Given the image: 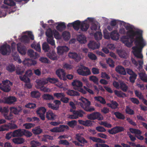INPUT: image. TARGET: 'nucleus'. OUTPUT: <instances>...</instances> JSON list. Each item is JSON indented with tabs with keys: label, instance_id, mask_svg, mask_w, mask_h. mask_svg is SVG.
<instances>
[{
	"label": "nucleus",
	"instance_id": "f257e3e1",
	"mask_svg": "<svg viewBox=\"0 0 147 147\" xmlns=\"http://www.w3.org/2000/svg\"><path fill=\"white\" fill-rule=\"evenodd\" d=\"M126 34L129 38L130 39V42H129L128 40H124L123 41V42L127 47H131L132 46L134 42L135 39L134 37L136 35L140 36L142 35V31L140 30L136 31L130 30L127 31Z\"/></svg>",
	"mask_w": 147,
	"mask_h": 147
},
{
	"label": "nucleus",
	"instance_id": "f03ea898",
	"mask_svg": "<svg viewBox=\"0 0 147 147\" xmlns=\"http://www.w3.org/2000/svg\"><path fill=\"white\" fill-rule=\"evenodd\" d=\"M134 44L136 46L132 48L133 54L140 53L142 49L146 45L143 38L142 35L140 36H137L136 37Z\"/></svg>",
	"mask_w": 147,
	"mask_h": 147
},
{
	"label": "nucleus",
	"instance_id": "7ed1b4c3",
	"mask_svg": "<svg viewBox=\"0 0 147 147\" xmlns=\"http://www.w3.org/2000/svg\"><path fill=\"white\" fill-rule=\"evenodd\" d=\"M52 84H55L58 82V79L57 78H50L49 77L42 80H40L37 82V88L38 89H40V90L44 92L47 91V88L44 86V85L47 84L48 82Z\"/></svg>",
	"mask_w": 147,
	"mask_h": 147
},
{
	"label": "nucleus",
	"instance_id": "20e7f679",
	"mask_svg": "<svg viewBox=\"0 0 147 147\" xmlns=\"http://www.w3.org/2000/svg\"><path fill=\"white\" fill-rule=\"evenodd\" d=\"M82 102H79L78 104L81 106L85 111L87 112H91L95 111V108L93 107L90 106V102L84 98L81 97L79 99Z\"/></svg>",
	"mask_w": 147,
	"mask_h": 147
},
{
	"label": "nucleus",
	"instance_id": "39448f33",
	"mask_svg": "<svg viewBox=\"0 0 147 147\" xmlns=\"http://www.w3.org/2000/svg\"><path fill=\"white\" fill-rule=\"evenodd\" d=\"M77 72L79 75L87 76L91 74V72L89 69L84 66L80 67L77 70Z\"/></svg>",
	"mask_w": 147,
	"mask_h": 147
},
{
	"label": "nucleus",
	"instance_id": "423d86ee",
	"mask_svg": "<svg viewBox=\"0 0 147 147\" xmlns=\"http://www.w3.org/2000/svg\"><path fill=\"white\" fill-rule=\"evenodd\" d=\"M87 118L90 120H94L96 119L98 120H101L103 119V117L101 114L99 112H95L88 115Z\"/></svg>",
	"mask_w": 147,
	"mask_h": 147
},
{
	"label": "nucleus",
	"instance_id": "0eeeda50",
	"mask_svg": "<svg viewBox=\"0 0 147 147\" xmlns=\"http://www.w3.org/2000/svg\"><path fill=\"white\" fill-rule=\"evenodd\" d=\"M69 128L67 125H62L53 128L50 130V131L53 132L59 133L64 132L65 129L69 130Z\"/></svg>",
	"mask_w": 147,
	"mask_h": 147
},
{
	"label": "nucleus",
	"instance_id": "6e6552de",
	"mask_svg": "<svg viewBox=\"0 0 147 147\" xmlns=\"http://www.w3.org/2000/svg\"><path fill=\"white\" fill-rule=\"evenodd\" d=\"M3 86L1 88V90L5 92H9L11 90L10 86H12V84L8 80H6L2 81Z\"/></svg>",
	"mask_w": 147,
	"mask_h": 147
},
{
	"label": "nucleus",
	"instance_id": "1a4fd4ad",
	"mask_svg": "<svg viewBox=\"0 0 147 147\" xmlns=\"http://www.w3.org/2000/svg\"><path fill=\"white\" fill-rule=\"evenodd\" d=\"M11 51L10 46L8 44H5L0 47V51L3 55H6L7 53H10Z\"/></svg>",
	"mask_w": 147,
	"mask_h": 147
},
{
	"label": "nucleus",
	"instance_id": "9d476101",
	"mask_svg": "<svg viewBox=\"0 0 147 147\" xmlns=\"http://www.w3.org/2000/svg\"><path fill=\"white\" fill-rule=\"evenodd\" d=\"M27 34L28 36L26 35L22 36L20 38L21 41L25 43H28L30 42L29 38L31 40H33L34 38L32 33L31 31H28Z\"/></svg>",
	"mask_w": 147,
	"mask_h": 147
},
{
	"label": "nucleus",
	"instance_id": "9b49d317",
	"mask_svg": "<svg viewBox=\"0 0 147 147\" xmlns=\"http://www.w3.org/2000/svg\"><path fill=\"white\" fill-rule=\"evenodd\" d=\"M125 130L124 128L122 126H117L108 131L109 134L113 135L117 133L123 131Z\"/></svg>",
	"mask_w": 147,
	"mask_h": 147
},
{
	"label": "nucleus",
	"instance_id": "f8f14e48",
	"mask_svg": "<svg viewBox=\"0 0 147 147\" xmlns=\"http://www.w3.org/2000/svg\"><path fill=\"white\" fill-rule=\"evenodd\" d=\"M32 75V71L30 70H28L23 76H20V78L22 81L28 83L30 82V79L28 78Z\"/></svg>",
	"mask_w": 147,
	"mask_h": 147
},
{
	"label": "nucleus",
	"instance_id": "ddd939ff",
	"mask_svg": "<svg viewBox=\"0 0 147 147\" xmlns=\"http://www.w3.org/2000/svg\"><path fill=\"white\" fill-rule=\"evenodd\" d=\"M56 74L61 80H63L64 81L66 80L65 74L63 69H58L56 71Z\"/></svg>",
	"mask_w": 147,
	"mask_h": 147
},
{
	"label": "nucleus",
	"instance_id": "4468645a",
	"mask_svg": "<svg viewBox=\"0 0 147 147\" xmlns=\"http://www.w3.org/2000/svg\"><path fill=\"white\" fill-rule=\"evenodd\" d=\"M100 43H97L93 41H90L88 44V47L93 50L98 49L100 47Z\"/></svg>",
	"mask_w": 147,
	"mask_h": 147
},
{
	"label": "nucleus",
	"instance_id": "2eb2a0df",
	"mask_svg": "<svg viewBox=\"0 0 147 147\" xmlns=\"http://www.w3.org/2000/svg\"><path fill=\"white\" fill-rule=\"evenodd\" d=\"M17 49L19 52L22 55H24L26 53V49L25 46L20 43L17 44Z\"/></svg>",
	"mask_w": 147,
	"mask_h": 147
},
{
	"label": "nucleus",
	"instance_id": "dca6fc26",
	"mask_svg": "<svg viewBox=\"0 0 147 147\" xmlns=\"http://www.w3.org/2000/svg\"><path fill=\"white\" fill-rule=\"evenodd\" d=\"M56 115L51 111L46 112V117L48 120L54 121L56 119Z\"/></svg>",
	"mask_w": 147,
	"mask_h": 147
},
{
	"label": "nucleus",
	"instance_id": "f3484780",
	"mask_svg": "<svg viewBox=\"0 0 147 147\" xmlns=\"http://www.w3.org/2000/svg\"><path fill=\"white\" fill-rule=\"evenodd\" d=\"M68 55L70 58L74 59L76 61L79 62L80 60V56L75 52H69Z\"/></svg>",
	"mask_w": 147,
	"mask_h": 147
},
{
	"label": "nucleus",
	"instance_id": "a211bd4d",
	"mask_svg": "<svg viewBox=\"0 0 147 147\" xmlns=\"http://www.w3.org/2000/svg\"><path fill=\"white\" fill-rule=\"evenodd\" d=\"M76 139L81 144H85L88 143V141L83 136L82 134H77L76 135Z\"/></svg>",
	"mask_w": 147,
	"mask_h": 147
},
{
	"label": "nucleus",
	"instance_id": "6ab92c4d",
	"mask_svg": "<svg viewBox=\"0 0 147 147\" xmlns=\"http://www.w3.org/2000/svg\"><path fill=\"white\" fill-rule=\"evenodd\" d=\"M57 52L59 55H61L65 52L68 51L69 48L66 46L58 47L57 48Z\"/></svg>",
	"mask_w": 147,
	"mask_h": 147
},
{
	"label": "nucleus",
	"instance_id": "aec40b11",
	"mask_svg": "<svg viewBox=\"0 0 147 147\" xmlns=\"http://www.w3.org/2000/svg\"><path fill=\"white\" fill-rule=\"evenodd\" d=\"M119 34L116 30H114L110 34L111 39L113 40H117L119 39Z\"/></svg>",
	"mask_w": 147,
	"mask_h": 147
},
{
	"label": "nucleus",
	"instance_id": "412c9836",
	"mask_svg": "<svg viewBox=\"0 0 147 147\" xmlns=\"http://www.w3.org/2000/svg\"><path fill=\"white\" fill-rule=\"evenodd\" d=\"M69 24L72 26L75 30L78 31L80 29L81 24L79 20H77L72 23H69L68 26H69Z\"/></svg>",
	"mask_w": 147,
	"mask_h": 147
},
{
	"label": "nucleus",
	"instance_id": "4be33fe9",
	"mask_svg": "<svg viewBox=\"0 0 147 147\" xmlns=\"http://www.w3.org/2000/svg\"><path fill=\"white\" fill-rule=\"evenodd\" d=\"M24 129H18L14 131L13 132V137H21L24 135L23 131Z\"/></svg>",
	"mask_w": 147,
	"mask_h": 147
},
{
	"label": "nucleus",
	"instance_id": "5701e85b",
	"mask_svg": "<svg viewBox=\"0 0 147 147\" xmlns=\"http://www.w3.org/2000/svg\"><path fill=\"white\" fill-rule=\"evenodd\" d=\"M23 63L28 66H30L32 65H35L36 64L37 62L35 60L28 59L24 61Z\"/></svg>",
	"mask_w": 147,
	"mask_h": 147
},
{
	"label": "nucleus",
	"instance_id": "b1692460",
	"mask_svg": "<svg viewBox=\"0 0 147 147\" xmlns=\"http://www.w3.org/2000/svg\"><path fill=\"white\" fill-rule=\"evenodd\" d=\"M115 71L121 74L125 75L126 74L125 69L121 65L116 67L115 68Z\"/></svg>",
	"mask_w": 147,
	"mask_h": 147
},
{
	"label": "nucleus",
	"instance_id": "393cba45",
	"mask_svg": "<svg viewBox=\"0 0 147 147\" xmlns=\"http://www.w3.org/2000/svg\"><path fill=\"white\" fill-rule=\"evenodd\" d=\"M10 113H12L15 115H18L21 111V108L18 107H10Z\"/></svg>",
	"mask_w": 147,
	"mask_h": 147
},
{
	"label": "nucleus",
	"instance_id": "a878e982",
	"mask_svg": "<svg viewBox=\"0 0 147 147\" xmlns=\"http://www.w3.org/2000/svg\"><path fill=\"white\" fill-rule=\"evenodd\" d=\"M16 101V98L14 96H10L7 98L5 100V102L9 104H13Z\"/></svg>",
	"mask_w": 147,
	"mask_h": 147
},
{
	"label": "nucleus",
	"instance_id": "bb28decb",
	"mask_svg": "<svg viewBox=\"0 0 147 147\" xmlns=\"http://www.w3.org/2000/svg\"><path fill=\"white\" fill-rule=\"evenodd\" d=\"M47 56L50 59L53 60L57 59V57L56 54L54 51L52 50L51 52H50L47 54Z\"/></svg>",
	"mask_w": 147,
	"mask_h": 147
},
{
	"label": "nucleus",
	"instance_id": "cd10ccee",
	"mask_svg": "<svg viewBox=\"0 0 147 147\" xmlns=\"http://www.w3.org/2000/svg\"><path fill=\"white\" fill-rule=\"evenodd\" d=\"M27 54L30 57H32L34 59L37 58L39 55L37 53L34 52L32 49L28 50L27 52Z\"/></svg>",
	"mask_w": 147,
	"mask_h": 147
},
{
	"label": "nucleus",
	"instance_id": "c85d7f7f",
	"mask_svg": "<svg viewBox=\"0 0 147 147\" xmlns=\"http://www.w3.org/2000/svg\"><path fill=\"white\" fill-rule=\"evenodd\" d=\"M73 86H76L77 87L81 88L82 87V82L78 80H75L73 81L71 84Z\"/></svg>",
	"mask_w": 147,
	"mask_h": 147
},
{
	"label": "nucleus",
	"instance_id": "c756f323",
	"mask_svg": "<svg viewBox=\"0 0 147 147\" xmlns=\"http://www.w3.org/2000/svg\"><path fill=\"white\" fill-rule=\"evenodd\" d=\"M66 93L67 95L71 96H80V93L78 92L72 90H68Z\"/></svg>",
	"mask_w": 147,
	"mask_h": 147
},
{
	"label": "nucleus",
	"instance_id": "7c9ffc66",
	"mask_svg": "<svg viewBox=\"0 0 147 147\" xmlns=\"http://www.w3.org/2000/svg\"><path fill=\"white\" fill-rule=\"evenodd\" d=\"M89 27V24L87 23H86L84 21L81 24L80 28L81 31H86L88 29Z\"/></svg>",
	"mask_w": 147,
	"mask_h": 147
},
{
	"label": "nucleus",
	"instance_id": "2f4dec72",
	"mask_svg": "<svg viewBox=\"0 0 147 147\" xmlns=\"http://www.w3.org/2000/svg\"><path fill=\"white\" fill-rule=\"evenodd\" d=\"M117 52L121 58L126 59L127 57V54L124 50H118Z\"/></svg>",
	"mask_w": 147,
	"mask_h": 147
},
{
	"label": "nucleus",
	"instance_id": "473e14b6",
	"mask_svg": "<svg viewBox=\"0 0 147 147\" xmlns=\"http://www.w3.org/2000/svg\"><path fill=\"white\" fill-rule=\"evenodd\" d=\"M66 28L65 24L64 22H61L56 26V29L59 31L61 32Z\"/></svg>",
	"mask_w": 147,
	"mask_h": 147
},
{
	"label": "nucleus",
	"instance_id": "72a5a7b5",
	"mask_svg": "<svg viewBox=\"0 0 147 147\" xmlns=\"http://www.w3.org/2000/svg\"><path fill=\"white\" fill-rule=\"evenodd\" d=\"M77 39L81 43H85L86 41V37L83 35H79L78 36Z\"/></svg>",
	"mask_w": 147,
	"mask_h": 147
},
{
	"label": "nucleus",
	"instance_id": "f704fd0d",
	"mask_svg": "<svg viewBox=\"0 0 147 147\" xmlns=\"http://www.w3.org/2000/svg\"><path fill=\"white\" fill-rule=\"evenodd\" d=\"M62 36L63 39L65 40H68L70 37V34L68 31H65L62 33Z\"/></svg>",
	"mask_w": 147,
	"mask_h": 147
},
{
	"label": "nucleus",
	"instance_id": "c9c22d12",
	"mask_svg": "<svg viewBox=\"0 0 147 147\" xmlns=\"http://www.w3.org/2000/svg\"><path fill=\"white\" fill-rule=\"evenodd\" d=\"M13 142L15 144H20L23 143L24 140L23 138H18L13 139Z\"/></svg>",
	"mask_w": 147,
	"mask_h": 147
},
{
	"label": "nucleus",
	"instance_id": "e433bc0d",
	"mask_svg": "<svg viewBox=\"0 0 147 147\" xmlns=\"http://www.w3.org/2000/svg\"><path fill=\"white\" fill-rule=\"evenodd\" d=\"M114 114L116 117L118 119L124 120L125 118L124 115L119 111L115 112Z\"/></svg>",
	"mask_w": 147,
	"mask_h": 147
},
{
	"label": "nucleus",
	"instance_id": "4c0bfd02",
	"mask_svg": "<svg viewBox=\"0 0 147 147\" xmlns=\"http://www.w3.org/2000/svg\"><path fill=\"white\" fill-rule=\"evenodd\" d=\"M115 94L118 97L120 98H123L127 96L126 94L124 93L123 92L121 91H118L115 90L114 91Z\"/></svg>",
	"mask_w": 147,
	"mask_h": 147
},
{
	"label": "nucleus",
	"instance_id": "58836bf2",
	"mask_svg": "<svg viewBox=\"0 0 147 147\" xmlns=\"http://www.w3.org/2000/svg\"><path fill=\"white\" fill-rule=\"evenodd\" d=\"M95 100L102 104H105L106 103L105 99L102 97L99 96L94 97Z\"/></svg>",
	"mask_w": 147,
	"mask_h": 147
},
{
	"label": "nucleus",
	"instance_id": "ea45409f",
	"mask_svg": "<svg viewBox=\"0 0 147 147\" xmlns=\"http://www.w3.org/2000/svg\"><path fill=\"white\" fill-rule=\"evenodd\" d=\"M140 79L143 82H147V75L145 73H140L139 74Z\"/></svg>",
	"mask_w": 147,
	"mask_h": 147
},
{
	"label": "nucleus",
	"instance_id": "a19ab883",
	"mask_svg": "<svg viewBox=\"0 0 147 147\" xmlns=\"http://www.w3.org/2000/svg\"><path fill=\"white\" fill-rule=\"evenodd\" d=\"M129 130L132 134H134L137 135H141L142 132L140 130L133 128H129Z\"/></svg>",
	"mask_w": 147,
	"mask_h": 147
},
{
	"label": "nucleus",
	"instance_id": "79ce46f5",
	"mask_svg": "<svg viewBox=\"0 0 147 147\" xmlns=\"http://www.w3.org/2000/svg\"><path fill=\"white\" fill-rule=\"evenodd\" d=\"M4 3L10 6H14L16 5L15 3L13 0H4Z\"/></svg>",
	"mask_w": 147,
	"mask_h": 147
},
{
	"label": "nucleus",
	"instance_id": "37998d69",
	"mask_svg": "<svg viewBox=\"0 0 147 147\" xmlns=\"http://www.w3.org/2000/svg\"><path fill=\"white\" fill-rule=\"evenodd\" d=\"M94 37L96 40H99L102 38V33L100 32H97L94 34Z\"/></svg>",
	"mask_w": 147,
	"mask_h": 147
},
{
	"label": "nucleus",
	"instance_id": "c03bdc74",
	"mask_svg": "<svg viewBox=\"0 0 147 147\" xmlns=\"http://www.w3.org/2000/svg\"><path fill=\"white\" fill-rule=\"evenodd\" d=\"M32 131L34 134L38 135L41 133L42 132V130L40 127H37L32 129Z\"/></svg>",
	"mask_w": 147,
	"mask_h": 147
},
{
	"label": "nucleus",
	"instance_id": "a18cd8bd",
	"mask_svg": "<svg viewBox=\"0 0 147 147\" xmlns=\"http://www.w3.org/2000/svg\"><path fill=\"white\" fill-rule=\"evenodd\" d=\"M45 34L48 38H51L53 37V31L50 28L48 29L46 31Z\"/></svg>",
	"mask_w": 147,
	"mask_h": 147
},
{
	"label": "nucleus",
	"instance_id": "49530a36",
	"mask_svg": "<svg viewBox=\"0 0 147 147\" xmlns=\"http://www.w3.org/2000/svg\"><path fill=\"white\" fill-rule=\"evenodd\" d=\"M42 49L45 52H49L50 49L49 45L46 42H44L43 44Z\"/></svg>",
	"mask_w": 147,
	"mask_h": 147
},
{
	"label": "nucleus",
	"instance_id": "de8ad7c7",
	"mask_svg": "<svg viewBox=\"0 0 147 147\" xmlns=\"http://www.w3.org/2000/svg\"><path fill=\"white\" fill-rule=\"evenodd\" d=\"M77 121L75 120H73L68 121L67 124L71 128H73L76 125Z\"/></svg>",
	"mask_w": 147,
	"mask_h": 147
},
{
	"label": "nucleus",
	"instance_id": "09e8293b",
	"mask_svg": "<svg viewBox=\"0 0 147 147\" xmlns=\"http://www.w3.org/2000/svg\"><path fill=\"white\" fill-rule=\"evenodd\" d=\"M85 113V112L83 111L80 110L76 111L75 112V115H76V116H77L78 118L79 117H82L83 116V115Z\"/></svg>",
	"mask_w": 147,
	"mask_h": 147
},
{
	"label": "nucleus",
	"instance_id": "8fccbe9b",
	"mask_svg": "<svg viewBox=\"0 0 147 147\" xmlns=\"http://www.w3.org/2000/svg\"><path fill=\"white\" fill-rule=\"evenodd\" d=\"M31 94L33 98H38L40 97V93L38 91H33L31 92Z\"/></svg>",
	"mask_w": 147,
	"mask_h": 147
},
{
	"label": "nucleus",
	"instance_id": "3c124183",
	"mask_svg": "<svg viewBox=\"0 0 147 147\" xmlns=\"http://www.w3.org/2000/svg\"><path fill=\"white\" fill-rule=\"evenodd\" d=\"M44 99L46 100H53L54 99L53 96L49 94H44L42 96Z\"/></svg>",
	"mask_w": 147,
	"mask_h": 147
},
{
	"label": "nucleus",
	"instance_id": "603ef678",
	"mask_svg": "<svg viewBox=\"0 0 147 147\" xmlns=\"http://www.w3.org/2000/svg\"><path fill=\"white\" fill-rule=\"evenodd\" d=\"M120 85L121 89L123 92H126L128 89V87L123 82H121Z\"/></svg>",
	"mask_w": 147,
	"mask_h": 147
},
{
	"label": "nucleus",
	"instance_id": "864d4df0",
	"mask_svg": "<svg viewBox=\"0 0 147 147\" xmlns=\"http://www.w3.org/2000/svg\"><path fill=\"white\" fill-rule=\"evenodd\" d=\"M7 70L9 72H12L15 70V67L14 65L13 64L9 65L7 67Z\"/></svg>",
	"mask_w": 147,
	"mask_h": 147
},
{
	"label": "nucleus",
	"instance_id": "5fc2aeb1",
	"mask_svg": "<svg viewBox=\"0 0 147 147\" xmlns=\"http://www.w3.org/2000/svg\"><path fill=\"white\" fill-rule=\"evenodd\" d=\"M46 111V109L43 107L39 108L36 111L37 114H45Z\"/></svg>",
	"mask_w": 147,
	"mask_h": 147
},
{
	"label": "nucleus",
	"instance_id": "6e6d98bb",
	"mask_svg": "<svg viewBox=\"0 0 147 147\" xmlns=\"http://www.w3.org/2000/svg\"><path fill=\"white\" fill-rule=\"evenodd\" d=\"M7 128H8V130L9 129H13L18 128V126L15 124H9L8 125H6Z\"/></svg>",
	"mask_w": 147,
	"mask_h": 147
},
{
	"label": "nucleus",
	"instance_id": "4d7b16f0",
	"mask_svg": "<svg viewBox=\"0 0 147 147\" xmlns=\"http://www.w3.org/2000/svg\"><path fill=\"white\" fill-rule=\"evenodd\" d=\"M35 124L31 123H26L23 124V126L26 129H30L34 127Z\"/></svg>",
	"mask_w": 147,
	"mask_h": 147
},
{
	"label": "nucleus",
	"instance_id": "13d9d810",
	"mask_svg": "<svg viewBox=\"0 0 147 147\" xmlns=\"http://www.w3.org/2000/svg\"><path fill=\"white\" fill-rule=\"evenodd\" d=\"M106 62L109 65L110 67H114L115 66L114 62L111 59L109 58L107 60Z\"/></svg>",
	"mask_w": 147,
	"mask_h": 147
},
{
	"label": "nucleus",
	"instance_id": "bf43d9fd",
	"mask_svg": "<svg viewBox=\"0 0 147 147\" xmlns=\"http://www.w3.org/2000/svg\"><path fill=\"white\" fill-rule=\"evenodd\" d=\"M39 60L42 63H51L50 61L46 57H41L39 59Z\"/></svg>",
	"mask_w": 147,
	"mask_h": 147
},
{
	"label": "nucleus",
	"instance_id": "052dcab7",
	"mask_svg": "<svg viewBox=\"0 0 147 147\" xmlns=\"http://www.w3.org/2000/svg\"><path fill=\"white\" fill-rule=\"evenodd\" d=\"M3 116L6 119L9 120L13 118V115L11 113H10L9 114L7 113H4Z\"/></svg>",
	"mask_w": 147,
	"mask_h": 147
},
{
	"label": "nucleus",
	"instance_id": "680f3d73",
	"mask_svg": "<svg viewBox=\"0 0 147 147\" xmlns=\"http://www.w3.org/2000/svg\"><path fill=\"white\" fill-rule=\"evenodd\" d=\"M53 34L55 38L57 39H59L61 38V37L59 33L56 30H53Z\"/></svg>",
	"mask_w": 147,
	"mask_h": 147
},
{
	"label": "nucleus",
	"instance_id": "e2e57ef3",
	"mask_svg": "<svg viewBox=\"0 0 147 147\" xmlns=\"http://www.w3.org/2000/svg\"><path fill=\"white\" fill-rule=\"evenodd\" d=\"M111 102L112 105V109H116L118 108L119 104L117 102L112 100L111 101Z\"/></svg>",
	"mask_w": 147,
	"mask_h": 147
},
{
	"label": "nucleus",
	"instance_id": "0e129e2a",
	"mask_svg": "<svg viewBox=\"0 0 147 147\" xmlns=\"http://www.w3.org/2000/svg\"><path fill=\"white\" fill-rule=\"evenodd\" d=\"M59 145H63L67 146L69 145V143L68 141L66 140H61L59 141Z\"/></svg>",
	"mask_w": 147,
	"mask_h": 147
},
{
	"label": "nucleus",
	"instance_id": "69168bd1",
	"mask_svg": "<svg viewBox=\"0 0 147 147\" xmlns=\"http://www.w3.org/2000/svg\"><path fill=\"white\" fill-rule=\"evenodd\" d=\"M27 121L28 122L36 121L37 122H39L40 121L39 119L37 117H33L32 118L28 117L27 118Z\"/></svg>",
	"mask_w": 147,
	"mask_h": 147
},
{
	"label": "nucleus",
	"instance_id": "338daca9",
	"mask_svg": "<svg viewBox=\"0 0 147 147\" xmlns=\"http://www.w3.org/2000/svg\"><path fill=\"white\" fill-rule=\"evenodd\" d=\"M47 106L49 107L53 110H57L59 109V107L57 106V105H55L53 104L48 103Z\"/></svg>",
	"mask_w": 147,
	"mask_h": 147
},
{
	"label": "nucleus",
	"instance_id": "774afa93",
	"mask_svg": "<svg viewBox=\"0 0 147 147\" xmlns=\"http://www.w3.org/2000/svg\"><path fill=\"white\" fill-rule=\"evenodd\" d=\"M88 57L92 60H95L97 59V57L96 55L92 53H88Z\"/></svg>",
	"mask_w": 147,
	"mask_h": 147
}]
</instances>
